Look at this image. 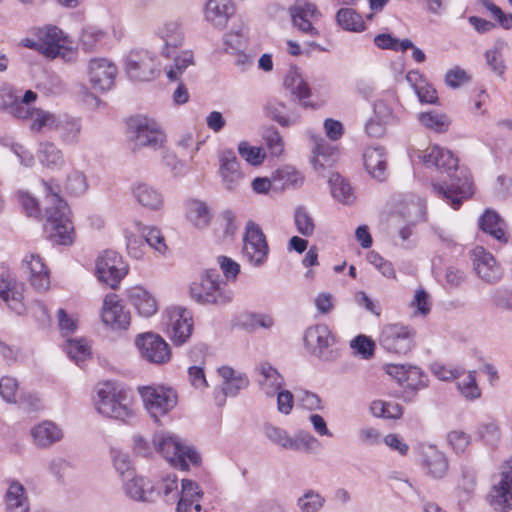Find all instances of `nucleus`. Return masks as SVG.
<instances>
[{"label":"nucleus","instance_id":"33","mask_svg":"<svg viewBox=\"0 0 512 512\" xmlns=\"http://www.w3.org/2000/svg\"><path fill=\"white\" fill-rule=\"evenodd\" d=\"M479 226L483 232L491 235L500 243L507 242L506 222L494 210H485L483 215L479 218Z\"/></svg>","mask_w":512,"mask_h":512},{"label":"nucleus","instance_id":"4","mask_svg":"<svg viewBox=\"0 0 512 512\" xmlns=\"http://www.w3.org/2000/svg\"><path fill=\"white\" fill-rule=\"evenodd\" d=\"M153 443L157 451L175 468L187 471L190 464L197 466L201 463V456L195 448L174 433L159 432L154 435Z\"/></svg>","mask_w":512,"mask_h":512},{"label":"nucleus","instance_id":"61","mask_svg":"<svg viewBox=\"0 0 512 512\" xmlns=\"http://www.w3.org/2000/svg\"><path fill=\"white\" fill-rule=\"evenodd\" d=\"M125 239L128 254L134 259H142L145 254V240L142 234L136 235L131 232H126Z\"/></svg>","mask_w":512,"mask_h":512},{"label":"nucleus","instance_id":"49","mask_svg":"<svg viewBox=\"0 0 512 512\" xmlns=\"http://www.w3.org/2000/svg\"><path fill=\"white\" fill-rule=\"evenodd\" d=\"M58 118L55 114L36 108L32 112L30 120V129L35 132H42L43 130H52L56 128Z\"/></svg>","mask_w":512,"mask_h":512},{"label":"nucleus","instance_id":"32","mask_svg":"<svg viewBox=\"0 0 512 512\" xmlns=\"http://www.w3.org/2000/svg\"><path fill=\"white\" fill-rule=\"evenodd\" d=\"M366 171L375 179L384 181L386 179L387 161L384 148L368 147L363 154Z\"/></svg>","mask_w":512,"mask_h":512},{"label":"nucleus","instance_id":"19","mask_svg":"<svg viewBox=\"0 0 512 512\" xmlns=\"http://www.w3.org/2000/svg\"><path fill=\"white\" fill-rule=\"evenodd\" d=\"M87 75L94 90L106 92L114 86L117 66L107 58H93L88 62Z\"/></svg>","mask_w":512,"mask_h":512},{"label":"nucleus","instance_id":"9","mask_svg":"<svg viewBox=\"0 0 512 512\" xmlns=\"http://www.w3.org/2000/svg\"><path fill=\"white\" fill-rule=\"evenodd\" d=\"M486 500L496 512H509L512 509V457L499 467Z\"/></svg>","mask_w":512,"mask_h":512},{"label":"nucleus","instance_id":"8","mask_svg":"<svg viewBox=\"0 0 512 512\" xmlns=\"http://www.w3.org/2000/svg\"><path fill=\"white\" fill-rule=\"evenodd\" d=\"M262 432L268 441L286 450L310 452L319 444L318 440L309 432L298 431L291 436L287 430L271 422L262 424Z\"/></svg>","mask_w":512,"mask_h":512},{"label":"nucleus","instance_id":"59","mask_svg":"<svg viewBox=\"0 0 512 512\" xmlns=\"http://www.w3.org/2000/svg\"><path fill=\"white\" fill-rule=\"evenodd\" d=\"M112 459L114 468L122 477V480L133 476L134 469L130 457L127 453L121 451H113Z\"/></svg>","mask_w":512,"mask_h":512},{"label":"nucleus","instance_id":"5","mask_svg":"<svg viewBox=\"0 0 512 512\" xmlns=\"http://www.w3.org/2000/svg\"><path fill=\"white\" fill-rule=\"evenodd\" d=\"M190 296L199 304L223 306L233 299V291L215 269H209L199 281L190 285Z\"/></svg>","mask_w":512,"mask_h":512},{"label":"nucleus","instance_id":"36","mask_svg":"<svg viewBox=\"0 0 512 512\" xmlns=\"http://www.w3.org/2000/svg\"><path fill=\"white\" fill-rule=\"evenodd\" d=\"M126 495L133 500L148 501L154 492L153 484L142 476H133L123 480Z\"/></svg>","mask_w":512,"mask_h":512},{"label":"nucleus","instance_id":"50","mask_svg":"<svg viewBox=\"0 0 512 512\" xmlns=\"http://www.w3.org/2000/svg\"><path fill=\"white\" fill-rule=\"evenodd\" d=\"M105 33L97 27L87 26L82 30L80 46L86 52L97 49L103 42Z\"/></svg>","mask_w":512,"mask_h":512},{"label":"nucleus","instance_id":"58","mask_svg":"<svg viewBox=\"0 0 512 512\" xmlns=\"http://www.w3.org/2000/svg\"><path fill=\"white\" fill-rule=\"evenodd\" d=\"M266 147L272 156H280L284 151V141L274 127L267 129L263 135Z\"/></svg>","mask_w":512,"mask_h":512},{"label":"nucleus","instance_id":"55","mask_svg":"<svg viewBox=\"0 0 512 512\" xmlns=\"http://www.w3.org/2000/svg\"><path fill=\"white\" fill-rule=\"evenodd\" d=\"M294 222L298 233L309 237L314 233L315 223L312 216L303 207H298L294 213Z\"/></svg>","mask_w":512,"mask_h":512},{"label":"nucleus","instance_id":"11","mask_svg":"<svg viewBox=\"0 0 512 512\" xmlns=\"http://www.w3.org/2000/svg\"><path fill=\"white\" fill-rule=\"evenodd\" d=\"M138 391L145 409L153 418L168 413L178 401L177 392L171 386H139Z\"/></svg>","mask_w":512,"mask_h":512},{"label":"nucleus","instance_id":"43","mask_svg":"<svg viewBox=\"0 0 512 512\" xmlns=\"http://www.w3.org/2000/svg\"><path fill=\"white\" fill-rule=\"evenodd\" d=\"M6 506L8 512H28L25 488L19 482L10 483L6 492Z\"/></svg>","mask_w":512,"mask_h":512},{"label":"nucleus","instance_id":"41","mask_svg":"<svg viewBox=\"0 0 512 512\" xmlns=\"http://www.w3.org/2000/svg\"><path fill=\"white\" fill-rule=\"evenodd\" d=\"M63 144L75 146L80 142L82 125L76 118L58 119L56 128Z\"/></svg>","mask_w":512,"mask_h":512},{"label":"nucleus","instance_id":"46","mask_svg":"<svg viewBox=\"0 0 512 512\" xmlns=\"http://www.w3.org/2000/svg\"><path fill=\"white\" fill-rule=\"evenodd\" d=\"M38 159L42 165L49 169H58L64 165L62 151L52 142L40 144Z\"/></svg>","mask_w":512,"mask_h":512},{"label":"nucleus","instance_id":"15","mask_svg":"<svg viewBox=\"0 0 512 512\" xmlns=\"http://www.w3.org/2000/svg\"><path fill=\"white\" fill-rule=\"evenodd\" d=\"M135 345L141 357L153 364H165L171 358L169 344L158 334L146 332L139 334L135 339Z\"/></svg>","mask_w":512,"mask_h":512},{"label":"nucleus","instance_id":"25","mask_svg":"<svg viewBox=\"0 0 512 512\" xmlns=\"http://www.w3.org/2000/svg\"><path fill=\"white\" fill-rule=\"evenodd\" d=\"M219 163V173L225 188L230 191L239 189L244 181V174L240 169L235 152L232 150L222 151L219 155Z\"/></svg>","mask_w":512,"mask_h":512},{"label":"nucleus","instance_id":"42","mask_svg":"<svg viewBox=\"0 0 512 512\" xmlns=\"http://www.w3.org/2000/svg\"><path fill=\"white\" fill-rule=\"evenodd\" d=\"M202 496L203 491L196 482L190 479H183L176 512H188L193 503L197 502Z\"/></svg>","mask_w":512,"mask_h":512},{"label":"nucleus","instance_id":"3","mask_svg":"<svg viewBox=\"0 0 512 512\" xmlns=\"http://www.w3.org/2000/svg\"><path fill=\"white\" fill-rule=\"evenodd\" d=\"M93 405L103 417L132 423L135 418L131 399L123 386H102L93 396Z\"/></svg>","mask_w":512,"mask_h":512},{"label":"nucleus","instance_id":"20","mask_svg":"<svg viewBox=\"0 0 512 512\" xmlns=\"http://www.w3.org/2000/svg\"><path fill=\"white\" fill-rule=\"evenodd\" d=\"M293 25L303 34L311 37H318L319 31L313 26V21L320 19L321 12L311 2L297 0L288 9Z\"/></svg>","mask_w":512,"mask_h":512},{"label":"nucleus","instance_id":"1","mask_svg":"<svg viewBox=\"0 0 512 512\" xmlns=\"http://www.w3.org/2000/svg\"><path fill=\"white\" fill-rule=\"evenodd\" d=\"M421 158L427 167H434L452 178L450 185L433 184L432 191L449 203L453 209H458L464 200L472 196L471 177L466 170L459 169L458 159L451 151L435 145L427 148Z\"/></svg>","mask_w":512,"mask_h":512},{"label":"nucleus","instance_id":"6","mask_svg":"<svg viewBox=\"0 0 512 512\" xmlns=\"http://www.w3.org/2000/svg\"><path fill=\"white\" fill-rule=\"evenodd\" d=\"M128 138L132 149L147 147L159 149L166 141V136L158 122L145 116L132 117L127 122Z\"/></svg>","mask_w":512,"mask_h":512},{"label":"nucleus","instance_id":"30","mask_svg":"<svg viewBox=\"0 0 512 512\" xmlns=\"http://www.w3.org/2000/svg\"><path fill=\"white\" fill-rule=\"evenodd\" d=\"M234 12L235 7L232 0H208L205 7V19L214 27L223 29Z\"/></svg>","mask_w":512,"mask_h":512},{"label":"nucleus","instance_id":"10","mask_svg":"<svg viewBox=\"0 0 512 512\" xmlns=\"http://www.w3.org/2000/svg\"><path fill=\"white\" fill-rule=\"evenodd\" d=\"M416 331L401 323H390L383 326L379 335V344L387 352L405 355L415 345Z\"/></svg>","mask_w":512,"mask_h":512},{"label":"nucleus","instance_id":"29","mask_svg":"<svg viewBox=\"0 0 512 512\" xmlns=\"http://www.w3.org/2000/svg\"><path fill=\"white\" fill-rule=\"evenodd\" d=\"M30 435L33 444L43 449L53 446L64 437L63 430L50 420H44L34 425L30 430Z\"/></svg>","mask_w":512,"mask_h":512},{"label":"nucleus","instance_id":"52","mask_svg":"<svg viewBox=\"0 0 512 512\" xmlns=\"http://www.w3.org/2000/svg\"><path fill=\"white\" fill-rule=\"evenodd\" d=\"M350 348L361 359L369 360L374 356L376 344L371 337L359 334L350 341Z\"/></svg>","mask_w":512,"mask_h":512},{"label":"nucleus","instance_id":"64","mask_svg":"<svg viewBox=\"0 0 512 512\" xmlns=\"http://www.w3.org/2000/svg\"><path fill=\"white\" fill-rule=\"evenodd\" d=\"M477 435L488 444H495L500 439V428L495 421L481 423L476 431Z\"/></svg>","mask_w":512,"mask_h":512},{"label":"nucleus","instance_id":"28","mask_svg":"<svg viewBox=\"0 0 512 512\" xmlns=\"http://www.w3.org/2000/svg\"><path fill=\"white\" fill-rule=\"evenodd\" d=\"M0 396L11 404H18L23 409L33 412L43 409L41 398L31 392H27L23 386H0Z\"/></svg>","mask_w":512,"mask_h":512},{"label":"nucleus","instance_id":"57","mask_svg":"<svg viewBox=\"0 0 512 512\" xmlns=\"http://www.w3.org/2000/svg\"><path fill=\"white\" fill-rule=\"evenodd\" d=\"M419 119L425 127L438 133L447 131L450 125L448 117L444 114L422 113L420 114Z\"/></svg>","mask_w":512,"mask_h":512},{"label":"nucleus","instance_id":"27","mask_svg":"<svg viewBox=\"0 0 512 512\" xmlns=\"http://www.w3.org/2000/svg\"><path fill=\"white\" fill-rule=\"evenodd\" d=\"M266 115L282 127L295 126L301 121V113L295 104L271 99L265 106Z\"/></svg>","mask_w":512,"mask_h":512},{"label":"nucleus","instance_id":"53","mask_svg":"<svg viewBox=\"0 0 512 512\" xmlns=\"http://www.w3.org/2000/svg\"><path fill=\"white\" fill-rule=\"evenodd\" d=\"M432 374L443 382H450L460 378L465 370L460 366H447L439 362L430 365Z\"/></svg>","mask_w":512,"mask_h":512},{"label":"nucleus","instance_id":"17","mask_svg":"<svg viewBox=\"0 0 512 512\" xmlns=\"http://www.w3.org/2000/svg\"><path fill=\"white\" fill-rule=\"evenodd\" d=\"M39 39L42 41V52L48 57L71 60L75 54L72 41L56 26L40 30Z\"/></svg>","mask_w":512,"mask_h":512},{"label":"nucleus","instance_id":"23","mask_svg":"<svg viewBox=\"0 0 512 512\" xmlns=\"http://www.w3.org/2000/svg\"><path fill=\"white\" fill-rule=\"evenodd\" d=\"M101 318L113 330H125L130 325V312L125 309L116 294L104 298Z\"/></svg>","mask_w":512,"mask_h":512},{"label":"nucleus","instance_id":"7","mask_svg":"<svg viewBox=\"0 0 512 512\" xmlns=\"http://www.w3.org/2000/svg\"><path fill=\"white\" fill-rule=\"evenodd\" d=\"M304 345L308 352L325 362H334L340 357L336 338L325 324L308 327L304 333Z\"/></svg>","mask_w":512,"mask_h":512},{"label":"nucleus","instance_id":"62","mask_svg":"<svg viewBox=\"0 0 512 512\" xmlns=\"http://www.w3.org/2000/svg\"><path fill=\"white\" fill-rule=\"evenodd\" d=\"M238 152L245 161L254 166L260 165L265 158L261 148L250 146L248 142H241L238 146Z\"/></svg>","mask_w":512,"mask_h":512},{"label":"nucleus","instance_id":"18","mask_svg":"<svg viewBox=\"0 0 512 512\" xmlns=\"http://www.w3.org/2000/svg\"><path fill=\"white\" fill-rule=\"evenodd\" d=\"M155 35L162 41L159 53L166 59L172 57L185 40L183 24L179 19H169L159 24Z\"/></svg>","mask_w":512,"mask_h":512},{"label":"nucleus","instance_id":"63","mask_svg":"<svg viewBox=\"0 0 512 512\" xmlns=\"http://www.w3.org/2000/svg\"><path fill=\"white\" fill-rule=\"evenodd\" d=\"M206 394L214 397L216 405L222 406L227 397H234L238 394L240 386H205Z\"/></svg>","mask_w":512,"mask_h":512},{"label":"nucleus","instance_id":"35","mask_svg":"<svg viewBox=\"0 0 512 512\" xmlns=\"http://www.w3.org/2000/svg\"><path fill=\"white\" fill-rule=\"evenodd\" d=\"M128 298L133 307L143 317H150L157 312L156 299L142 287L131 288L128 291Z\"/></svg>","mask_w":512,"mask_h":512},{"label":"nucleus","instance_id":"60","mask_svg":"<svg viewBox=\"0 0 512 512\" xmlns=\"http://www.w3.org/2000/svg\"><path fill=\"white\" fill-rule=\"evenodd\" d=\"M67 190L76 196L84 194L88 189V182L85 174L81 171H72L66 183Z\"/></svg>","mask_w":512,"mask_h":512},{"label":"nucleus","instance_id":"24","mask_svg":"<svg viewBox=\"0 0 512 512\" xmlns=\"http://www.w3.org/2000/svg\"><path fill=\"white\" fill-rule=\"evenodd\" d=\"M283 85L289 94L298 101L300 107L317 109V105L310 100L312 96L311 87L297 68L288 70Z\"/></svg>","mask_w":512,"mask_h":512},{"label":"nucleus","instance_id":"21","mask_svg":"<svg viewBox=\"0 0 512 512\" xmlns=\"http://www.w3.org/2000/svg\"><path fill=\"white\" fill-rule=\"evenodd\" d=\"M21 270L26 280L35 290L45 292L49 289V270L40 255L27 254L22 260Z\"/></svg>","mask_w":512,"mask_h":512},{"label":"nucleus","instance_id":"39","mask_svg":"<svg viewBox=\"0 0 512 512\" xmlns=\"http://www.w3.org/2000/svg\"><path fill=\"white\" fill-rule=\"evenodd\" d=\"M169 59H172V62L165 67V72L170 81H179L181 75L190 66L194 65V54L191 50H184L179 53L176 50L175 54Z\"/></svg>","mask_w":512,"mask_h":512},{"label":"nucleus","instance_id":"14","mask_svg":"<svg viewBox=\"0 0 512 512\" xmlns=\"http://www.w3.org/2000/svg\"><path fill=\"white\" fill-rule=\"evenodd\" d=\"M158 62L156 57L147 50H133L125 60V70L132 80L151 81L158 71Z\"/></svg>","mask_w":512,"mask_h":512},{"label":"nucleus","instance_id":"45","mask_svg":"<svg viewBox=\"0 0 512 512\" xmlns=\"http://www.w3.org/2000/svg\"><path fill=\"white\" fill-rule=\"evenodd\" d=\"M332 196L343 204H351L355 200L353 188L339 173H332L329 177Z\"/></svg>","mask_w":512,"mask_h":512},{"label":"nucleus","instance_id":"26","mask_svg":"<svg viewBox=\"0 0 512 512\" xmlns=\"http://www.w3.org/2000/svg\"><path fill=\"white\" fill-rule=\"evenodd\" d=\"M474 270L487 283H495L502 277V270L493 255L483 247L477 246L472 250Z\"/></svg>","mask_w":512,"mask_h":512},{"label":"nucleus","instance_id":"16","mask_svg":"<svg viewBox=\"0 0 512 512\" xmlns=\"http://www.w3.org/2000/svg\"><path fill=\"white\" fill-rule=\"evenodd\" d=\"M166 332L171 341L179 346L188 341L193 330V318L189 310L172 307L166 311Z\"/></svg>","mask_w":512,"mask_h":512},{"label":"nucleus","instance_id":"40","mask_svg":"<svg viewBox=\"0 0 512 512\" xmlns=\"http://www.w3.org/2000/svg\"><path fill=\"white\" fill-rule=\"evenodd\" d=\"M186 217L197 228L206 227L211 220L208 205L201 200L189 199L185 203Z\"/></svg>","mask_w":512,"mask_h":512},{"label":"nucleus","instance_id":"56","mask_svg":"<svg viewBox=\"0 0 512 512\" xmlns=\"http://www.w3.org/2000/svg\"><path fill=\"white\" fill-rule=\"evenodd\" d=\"M325 498L314 490H308L297 501L301 512H318L324 505Z\"/></svg>","mask_w":512,"mask_h":512},{"label":"nucleus","instance_id":"51","mask_svg":"<svg viewBox=\"0 0 512 512\" xmlns=\"http://www.w3.org/2000/svg\"><path fill=\"white\" fill-rule=\"evenodd\" d=\"M223 41L227 53H238L246 50L248 35L244 29L232 30L224 35Z\"/></svg>","mask_w":512,"mask_h":512},{"label":"nucleus","instance_id":"44","mask_svg":"<svg viewBox=\"0 0 512 512\" xmlns=\"http://www.w3.org/2000/svg\"><path fill=\"white\" fill-rule=\"evenodd\" d=\"M65 351L78 366L91 358V346L84 338H71L66 341Z\"/></svg>","mask_w":512,"mask_h":512},{"label":"nucleus","instance_id":"37","mask_svg":"<svg viewBox=\"0 0 512 512\" xmlns=\"http://www.w3.org/2000/svg\"><path fill=\"white\" fill-rule=\"evenodd\" d=\"M315 147L311 163L316 171L332 166L337 158V150L322 137L314 138Z\"/></svg>","mask_w":512,"mask_h":512},{"label":"nucleus","instance_id":"2","mask_svg":"<svg viewBox=\"0 0 512 512\" xmlns=\"http://www.w3.org/2000/svg\"><path fill=\"white\" fill-rule=\"evenodd\" d=\"M43 185L47 202L45 207V229L49 232L50 239L55 243L71 245L74 240V227L68 217L69 208L67 203L60 197L58 185L47 181H43Z\"/></svg>","mask_w":512,"mask_h":512},{"label":"nucleus","instance_id":"12","mask_svg":"<svg viewBox=\"0 0 512 512\" xmlns=\"http://www.w3.org/2000/svg\"><path fill=\"white\" fill-rule=\"evenodd\" d=\"M96 276L100 282L116 289L128 273V265L120 254L106 250L100 254L95 263Z\"/></svg>","mask_w":512,"mask_h":512},{"label":"nucleus","instance_id":"38","mask_svg":"<svg viewBox=\"0 0 512 512\" xmlns=\"http://www.w3.org/2000/svg\"><path fill=\"white\" fill-rule=\"evenodd\" d=\"M384 371L391 376L398 384L408 382L409 384H421L423 371L413 365L385 364Z\"/></svg>","mask_w":512,"mask_h":512},{"label":"nucleus","instance_id":"54","mask_svg":"<svg viewBox=\"0 0 512 512\" xmlns=\"http://www.w3.org/2000/svg\"><path fill=\"white\" fill-rule=\"evenodd\" d=\"M432 374L443 382H450L460 378L465 370L460 366H447L439 362L430 365Z\"/></svg>","mask_w":512,"mask_h":512},{"label":"nucleus","instance_id":"22","mask_svg":"<svg viewBox=\"0 0 512 512\" xmlns=\"http://www.w3.org/2000/svg\"><path fill=\"white\" fill-rule=\"evenodd\" d=\"M0 298L17 315L25 313L23 293L16 284L10 270L3 265H0Z\"/></svg>","mask_w":512,"mask_h":512},{"label":"nucleus","instance_id":"31","mask_svg":"<svg viewBox=\"0 0 512 512\" xmlns=\"http://www.w3.org/2000/svg\"><path fill=\"white\" fill-rule=\"evenodd\" d=\"M422 467L431 477L443 478L449 468L446 455L435 446H428L422 452Z\"/></svg>","mask_w":512,"mask_h":512},{"label":"nucleus","instance_id":"13","mask_svg":"<svg viewBox=\"0 0 512 512\" xmlns=\"http://www.w3.org/2000/svg\"><path fill=\"white\" fill-rule=\"evenodd\" d=\"M243 256L254 267H261L267 260L269 247L261 228L249 221L243 237Z\"/></svg>","mask_w":512,"mask_h":512},{"label":"nucleus","instance_id":"47","mask_svg":"<svg viewBox=\"0 0 512 512\" xmlns=\"http://www.w3.org/2000/svg\"><path fill=\"white\" fill-rule=\"evenodd\" d=\"M336 22L347 31L361 32L365 29L362 16L352 8L339 9L336 13Z\"/></svg>","mask_w":512,"mask_h":512},{"label":"nucleus","instance_id":"48","mask_svg":"<svg viewBox=\"0 0 512 512\" xmlns=\"http://www.w3.org/2000/svg\"><path fill=\"white\" fill-rule=\"evenodd\" d=\"M137 228L139 233L142 234V237L148 246H150L161 255L166 253L168 247L166 245L165 238L159 228L154 226H144L141 223H137Z\"/></svg>","mask_w":512,"mask_h":512},{"label":"nucleus","instance_id":"34","mask_svg":"<svg viewBox=\"0 0 512 512\" xmlns=\"http://www.w3.org/2000/svg\"><path fill=\"white\" fill-rule=\"evenodd\" d=\"M133 197L146 209L157 211L163 207L164 198L160 191L146 183H138L132 188Z\"/></svg>","mask_w":512,"mask_h":512}]
</instances>
